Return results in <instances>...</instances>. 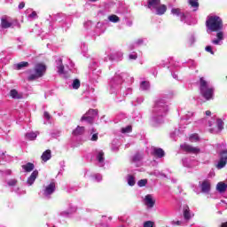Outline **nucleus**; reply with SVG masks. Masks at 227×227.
I'll return each instance as SVG.
<instances>
[{
    "instance_id": "nucleus-1",
    "label": "nucleus",
    "mask_w": 227,
    "mask_h": 227,
    "mask_svg": "<svg viewBox=\"0 0 227 227\" xmlns=\"http://www.w3.org/2000/svg\"><path fill=\"white\" fill-rule=\"evenodd\" d=\"M207 33L216 32V39H213L211 43L213 45H223L224 40V32H223V20L219 16H209L206 20Z\"/></svg>"
},
{
    "instance_id": "nucleus-2",
    "label": "nucleus",
    "mask_w": 227,
    "mask_h": 227,
    "mask_svg": "<svg viewBox=\"0 0 227 227\" xmlns=\"http://www.w3.org/2000/svg\"><path fill=\"white\" fill-rule=\"evenodd\" d=\"M168 111L169 107H168V105L166 104V101L164 99L157 100L153 109V125H154V127H157V125H160V123H163L164 116L168 114Z\"/></svg>"
},
{
    "instance_id": "nucleus-3",
    "label": "nucleus",
    "mask_w": 227,
    "mask_h": 227,
    "mask_svg": "<svg viewBox=\"0 0 227 227\" xmlns=\"http://www.w3.org/2000/svg\"><path fill=\"white\" fill-rule=\"evenodd\" d=\"M200 90L206 100H212L214 98V86L203 77L200 79Z\"/></svg>"
},
{
    "instance_id": "nucleus-4",
    "label": "nucleus",
    "mask_w": 227,
    "mask_h": 227,
    "mask_svg": "<svg viewBox=\"0 0 227 227\" xmlns=\"http://www.w3.org/2000/svg\"><path fill=\"white\" fill-rule=\"evenodd\" d=\"M147 8L155 15H164L168 7L160 4V0H147Z\"/></svg>"
},
{
    "instance_id": "nucleus-5",
    "label": "nucleus",
    "mask_w": 227,
    "mask_h": 227,
    "mask_svg": "<svg viewBox=\"0 0 227 227\" xmlns=\"http://www.w3.org/2000/svg\"><path fill=\"white\" fill-rule=\"evenodd\" d=\"M129 79V74L117 72L110 81V88L113 90H120L123 81Z\"/></svg>"
},
{
    "instance_id": "nucleus-6",
    "label": "nucleus",
    "mask_w": 227,
    "mask_h": 227,
    "mask_svg": "<svg viewBox=\"0 0 227 227\" xmlns=\"http://www.w3.org/2000/svg\"><path fill=\"white\" fill-rule=\"evenodd\" d=\"M45 70H47L45 65L36 64L34 69V73H31L28 75V81H35V79H40V77H43V75L45 74Z\"/></svg>"
},
{
    "instance_id": "nucleus-7",
    "label": "nucleus",
    "mask_w": 227,
    "mask_h": 227,
    "mask_svg": "<svg viewBox=\"0 0 227 227\" xmlns=\"http://www.w3.org/2000/svg\"><path fill=\"white\" fill-rule=\"evenodd\" d=\"M199 188L200 189H194V192H196V194H210V191H212V183H210V180L208 179H205L203 181H200L199 182Z\"/></svg>"
},
{
    "instance_id": "nucleus-8",
    "label": "nucleus",
    "mask_w": 227,
    "mask_h": 227,
    "mask_svg": "<svg viewBox=\"0 0 227 227\" xmlns=\"http://www.w3.org/2000/svg\"><path fill=\"white\" fill-rule=\"evenodd\" d=\"M55 70L60 77H68V71L65 70V65H63V59L61 57H57L55 59Z\"/></svg>"
},
{
    "instance_id": "nucleus-9",
    "label": "nucleus",
    "mask_w": 227,
    "mask_h": 227,
    "mask_svg": "<svg viewBox=\"0 0 227 227\" xmlns=\"http://www.w3.org/2000/svg\"><path fill=\"white\" fill-rule=\"evenodd\" d=\"M172 15H176V17H180L181 22H184V24H188V26H191V21H189V17H187L179 8H172L171 9Z\"/></svg>"
},
{
    "instance_id": "nucleus-10",
    "label": "nucleus",
    "mask_w": 227,
    "mask_h": 227,
    "mask_svg": "<svg viewBox=\"0 0 227 227\" xmlns=\"http://www.w3.org/2000/svg\"><path fill=\"white\" fill-rule=\"evenodd\" d=\"M227 164V151L220 153V159L216 164L217 169H223Z\"/></svg>"
},
{
    "instance_id": "nucleus-11",
    "label": "nucleus",
    "mask_w": 227,
    "mask_h": 227,
    "mask_svg": "<svg viewBox=\"0 0 227 227\" xmlns=\"http://www.w3.org/2000/svg\"><path fill=\"white\" fill-rule=\"evenodd\" d=\"M181 148H182V150H184V152H187L188 153H193L194 155H198V153H200V152H201L200 147H194L188 144L182 145Z\"/></svg>"
},
{
    "instance_id": "nucleus-12",
    "label": "nucleus",
    "mask_w": 227,
    "mask_h": 227,
    "mask_svg": "<svg viewBox=\"0 0 227 227\" xmlns=\"http://www.w3.org/2000/svg\"><path fill=\"white\" fill-rule=\"evenodd\" d=\"M54 191H56V183L51 182L44 187L43 195L45 198H50L51 194H54Z\"/></svg>"
},
{
    "instance_id": "nucleus-13",
    "label": "nucleus",
    "mask_w": 227,
    "mask_h": 227,
    "mask_svg": "<svg viewBox=\"0 0 227 227\" xmlns=\"http://www.w3.org/2000/svg\"><path fill=\"white\" fill-rule=\"evenodd\" d=\"M96 160H98V166H99V168H104L106 158H104L103 151H96Z\"/></svg>"
},
{
    "instance_id": "nucleus-14",
    "label": "nucleus",
    "mask_w": 227,
    "mask_h": 227,
    "mask_svg": "<svg viewBox=\"0 0 227 227\" xmlns=\"http://www.w3.org/2000/svg\"><path fill=\"white\" fill-rule=\"evenodd\" d=\"M144 203L147 208H153L155 205V200L153 199V196L148 194L144 199Z\"/></svg>"
},
{
    "instance_id": "nucleus-15",
    "label": "nucleus",
    "mask_w": 227,
    "mask_h": 227,
    "mask_svg": "<svg viewBox=\"0 0 227 227\" xmlns=\"http://www.w3.org/2000/svg\"><path fill=\"white\" fill-rule=\"evenodd\" d=\"M152 153L153 155H154V157H158L159 159H162V157L166 155V153L164 152V150L159 147H153Z\"/></svg>"
},
{
    "instance_id": "nucleus-16",
    "label": "nucleus",
    "mask_w": 227,
    "mask_h": 227,
    "mask_svg": "<svg viewBox=\"0 0 227 227\" xmlns=\"http://www.w3.org/2000/svg\"><path fill=\"white\" fill-rule=\"evenodd\" d=\"M1 26L4 29H8L13 26V21L10 18H2Z\"/></svg>"
},
{
    "instance_id": "nucleus-17",
    "label": "nucleus",
    "mask_w": 227,
    "mask_h": 227,
    "mask_svg": "<svg viewBox=\"0 0 227 227\" xmlns=\"http://www.w3.org/2000/svg\"><path fill=\"white\" fill-rule=\"evenodd\" d=\"M184 217L185 221H189L194 217V214L191 212V209L189 208V206L184 207Z\"/></svg>"
},
{
    "instance_id": "nucleus-18",
    "label": "nucleus",
    "mask_w": 227,
    "mask_h": 227,
    "mask_svg": "<svg viewBox=\"0 0 227 227\" xmlns=\"http://www.w3.org/2000/svg\"><path fill=\"white\" fill-rule=\"evenodd\" d=\"M183 164L184 168H194V166H198V161L185 158L183 160Z\"/></svg>"
},
{
    "instance_id": "nucleus-19",
    "label": "nucleus",
    "mask_w": 227,
    "mask_h": 227,
    "mask_svg": "<svg viewBox=\"0 0 227 227\" xmlns=\"http://www.w3.org/2000/svg\"><path fill=\"white\" fill-rule=\"evenodd\" d=\"M51 159H52V153L48 149L43 153L41 160L43 162H47L48 160H51Z\"/></svg>"
},
{
    "instance_id": "nucleus-20",
    "label": "nucleus",
    "mask_w": 227,
    "mask_h": 227,
    "mask_svg": "<svg viewBox=\"0 0 227 227\" xmlns=\"http://www.w3.org/2000/svg\"><path fill=\"white\" fill-rule=\"evenodd\" d=\"M37 176H38V171L37 170L33 171L30 176L27 178V185H32L33 184H35V180H36Z\"/></svg>"
},
{
    "instance_id": "nucleus-21",
    "label": "nucleus",
    "mask_w": 227,
    "mask_h": 227,
    "mask_svg": "<svg viewBox=\"0 0 227 227\" xmlns=\"http://www.w3.org/2000/svg\"><path fill=\"white\" fill-rule=\"evenodd\" d=\"M226 189H227V184H226V183L219 182V183L216 184V191H217L218 192H220V194H223V192H226Z\"/></svg>"
},
{
    "instance_id": "nucleus-22",
    "label": "nucleus",
    "mask_w": 227,
    "mask_h": 227,
    "mask_svg": "<svg viewBox=\"0 0 227 227\" xmlns=\"http://www.w3.org/2000/svg\"><path fill=\"white\" fill-rule=\"evenodd\" d=\"M77 210V207H74V206H70L69 209L67 211H63L60 213V215H62L63 217H67L68 215H70V214H74V212H75Z\"/></svg>"
},
{
    "instance_id": "nucleus-23",
    "label": "nucleus",
    "mask_w": 227,
    "mask_h": 227,
    "mask_svg": "<svg viewBox=\"0 0 227 227\" xmlns=\"http://www.w3.org/2000/svg\"><path fill=\"white\" fill-rule=\"evenodd\" d=\"M22 169L26 171V173H31L35 169V165L31 162H28L25 165H22Z\"/></svg>"
},
{
    "instance_id": "nucleus-24",
    "label": "nucleus",
    "mask_w": 227,
    "mask_h": 227,
    "mask_svg": "<svg viewBox=\"0 0 227 227\" xmlns=\"http://www.w3.org/2000/svg\"><path fill=\"white\" fill-rule=\"evenodd\" d=\"M188 4L193 8V12H198V9L200 8V3L198 0H188Z\"/></svg>"
},
{
    "instance_id": "nucleus-25",
    "label": "nucleus",
    "mask_w": 227,
    "mask_h": 227,
    "mask_svg": "<svg viewBox=\"0 0 227 227\" xmlns=\"http://www.w3.org/2000/svg\"><path fill=\"white\" fill-rule=\"evenodd\" d=\"M10 97H12V98L20 99L22 98V94L19 93L17 90H12L10 91Z\"/></svg>"
},
{
    "instance_id": "nucleus-26",
    "label": "nucleus",
    "mask_w": 227,
    "mask_h": 227,
    "mask_svg": "<svg viewBox=\"0 0 227 227\" xmlns=\"http://www.w3.org/2000/svg\"><path fill=\"white\" fill-rule=\"evenodd\" d=\"M38 136V132H29L26 134V139L28 141H35Z\"/></svg>"
},
{
    "instance_id": "nucleus-27",
    "label": "nucleus",
    "mask_w": 227,
    "mask_h": 227,
    "mask_svg": "<svg viewBox=\"0 0 227 227\" xmlns=\"http://www.w3.org/2000/svg\"><path fill=\"white\" fill-rule=\"evenodd\" d=\"M95 118L93 116H90L87 114L83 115L81 119L82 121H87V123H93Z\"/></svg>"
},
{
    "instance_id": "nucleus-28",
    "label": "nucleus",
    "mask_w": 227,
    "mask_h": 227,
    "mask_svg": "<svg viewBox=\"0 0 227 227\" xmlns=\"http://www.w3.org/2000/svg\"><path fill=\"white\" fill-rule=\"evenodd\" d=\"M81 134H84V127L77 126V128L73 130V136H81Z\"/></svg>"
},
{
    "instance_id": "nucleus-29",
    "label": "nucleus",
    "mask_w": 227,
    "mask_h": 227,
    "mask_svg": "<svg viewBox=\"0 0 227 227\" xmlns=\"http://www.w3.org/2000/svg\"><path fill=\"white\" fill-rule=\"evenodd\" d=\"M140 90H142V91H146L150 90V82H146V81L142 82L140 83Z\"/></svg>"
},
{
    "instance_id": "nucleus-30",
    "label": "nucleus",
    "mask_w": 227,
    "mask_h": 227,
    "mask_svg": "<svg viewBox=\"0 0 227 227\" xmlns=\"http://www.w3.org/2000/svg\"><path fill=\"white\" fill-rule=\"evenodd\" d=\"M145 43V40L143 39H137L133 45L129 46V51H132L135 47H139V45H143Z\"/></svg>"
},
{
    "instance_id": "nucleus-31",
    "label": "nucleus",
    "mask_w": 227,
    "mask_h": 227,
    "mask_svg": "<svg viewBox=\"0 0 227 227\" xmlns=\"http://www.w3.org/2000/svg\"><path fill=\"white\" fill-rule=\"evenodd\" d=\"M109 22H113L114 24H116L120 22V17L116 16L115 14H112L108 16Z\"/></svg>"
},
{
    "instance_id": "nucleus-32",
    "label": "nucleus",
    "mask_w": 227,
    "mask_h": 227,
    "mask_svg": "<svg viewBox=\"0 0 227 227\" xmlns=\"http://www.w3.org/2000/svg\"><path fill=\"white\" fill-rule=\"evenodd\" d=\"M128 184L130 185V187H134L136 185V178L133 177V176L129 175L127 177Z\"/></svg>"
},
{
    "instance_id": "nucleus-33",
    "label": "nucleus",
    "mask_w": 227,
    "mask_h": 227,
    "mask_svg": "<svg viewBox=\"0 0 227 227\" xmlns=\"http://www.w3.org/2000/svg\"><path fill=\"white\" fill-rule=\"evenodd\" d=\"M71 86L73 90H79L81 88V81L79 79L73 80Z\"/></svg>"
},
{
    "instance_id": "nucleus-34",
    "label": "nucleus",
    "mask_w": 227,
    "mask_h": 227,
    "mask_svg": "<svg viewBox=\"0 0 227 227\" xmlns=\"http://www.w3.org/2000/svg\"><path fill=\"white\" fill-rule=\"evenodd\" d=\"M29 63L27 62H20L15 65L16 70H22V68H25L26 67H28Z\"/></svg>"
},
{
    "instance_id": "nucleus-35",
    "label": "nucleus",
    "mask_w": 227,
    "mask_h": 227,
    "mask_svg": "<svg viewBox=\"0 0 227 227\" xmlns=\"http://www.w3.org/2000/svg\"><path fill=\"white\" fill-rule=\"evenodd\" d=\"M189 141H191V143H198V141H200V136H198V134H192L189 137Z\"/></svg>"
},
{
    "instance_id": "nucleus-36",
    "label": "nucleus",
    "mask_w": 227,
    "mask_h": 227,
    "mask_svg": "<svg viewBox=\"0 0 227 227\" xmlns=\"http://www.w3.org/2000/svg\"><path fill=\"white\" fill-rule=\"evenodd\" d=\"M6 184L8 185V187H15V185H17L18 181L15 178L12 179H9L6 181Z\"/></svg>"
},
{
    "instance_id": "nucleus-37",
    "label": "nucleus",
    "mask_w": 227,
    "mask_h": 227,
    "mask_svg": "<svg viewBox=\"0 0 227 227\" xmlns=\"http://www.w3.org/2000/svg\"><path fill=\"white\" fill-rule=\"evenodd\" d=\"M93 182H102V175L100 174H94L91 176Z\"/></svg>"
},
{
    "instance_id": "nucleus-38",
    "label": "nucleus",
    "mask_w": 227,
    "mask_h": 227,
    "mask_svg": "<svg viewBox=\"0 0 227 227\" xmlns=\"http://www.w3.org/2000/svg\"><path fill=\"white\" fill-rule=\"evenodd\" d=\"M194 116V113L192 112H187V114L182 117V121H187V120L192 118Z\"/></svg>"
},
{
    "instance_id": "nucleus-39",
    "label": "nucleus",
    "mask_w": 227,
    "mask_h": 227,
    "mask_svg": "<svg viewBox=\"0 0 227 227\" xmlns=\"http://www.w3.org/2000/svg\"><path fill=\"white\" fill-rule=\"evenodd\" d=\"M93 132H95V129H92L91 131H90V134L91 136L90 141H98V133H93Z\"/></svg>"
},
{
    "instance_id": "nucleus-40",
    "label": "nucleus",
    "mask_w": 227,
    "mask_h": 227,
    "mask_svg": "<svg viewBox=\"0 0 227 227\" xmlns=\"http://www.w3.org/2000/svg\"><path fill=\"white\" fill-rule=\"evenodd\" d=\"M86 114L87 116H93L95 118L98 114V112L95 109H90Z\"/></svg>"
},
{
    "instance_id": "nucleus-41",
    "label": "nucleus",
    "mask_w": 227,
    "mask_h": 227,
    "mask_svg": "<svg viewBox=\"0 0 227 227\" xmlns=\"http://www.w3.org/2000/svg\"><path fill=\"white\" fill-rule=\"evenodd\" d=\"M148 184V181L146 179H142L137 182L138 187H145Z\"/></svg>"
},
{
    "instance_id": "nucleus-42",
    "label": "nucleus",
    "mask_w": 227,
    "mask_h": 227,
    "mask_svg": "<svg viewBox=\"0 0 227 227\" xmlns=\"http://www.w3.org/2000/svg\"><path fill=\"white\" fill-rule=\"evenodd\" d=\"M132 131V127L131 126H127L126 128L121 129L122 134H127L129 132Z\"/></svg>"
},
{
    "instance_id": "nucleus-43",
    "label": "nucleus",
    "mask_w": 227,
    "mask_h": 227,
    "mask_svg": "<svg viewBox=\"0 0 227 227\" xmlns=\"http://www.w3.org/2000/svg\"><path fill=\"white\" fill-rule=\"evenodd\" d=\"M141 159H143V156L139 153H136L133 156V162H137L138 160H140Z\"/></svg>"
},
{
    "instance_id": "nucleus-44",
    "label": "nucleus",
    "mask_w": 227,
    "mask_h": 227,
    "mask_svg": "<svg viewBox=\"0 0 227 227\" xmlns=\"http://www.w3.org/2000/svg\"><path fill=\"white\" fill-rule=\"evenodd\" d=\"M155 226V223L153 221H146L144 223V227H153Z\"/></svg>"
},
{
    "instance_id": "nucleus-45",
    "label": "nucleus",
    "mask_w": 227,
    "mask_h": 227,
    "mask_svg": "<svg viewBox=\"0 0 227 227\" xmlns=\"http://www.w3.org/2000/svg\"><path fill=\"white\" fill-rule=\"evenodd\" d=\"M216 125H217L218 130L221 131V129H223V120L218 119L216 121Z\"/></svg>"
},
{
    "instance_id": "nucleus-46",
    "label": "nucleus",
    "mask_w": 227,
    "mask_h": 227,
    "mask_svg": "<svg viewBox=\"0 0 227 227\" xmlns=\"http://www.w3.org/2000/svg\"><path fill=\"white\" fill-rule=\"evenodd\" d=\"M83 26H84L85 29H90V27H91V26H93V23L91 22V20H87L83 23Z\"/></svg>"
},
{
    "instance_id": "nucleus-47",
    "label": "nucleus",
    "mask_w": 227,
    "mask_h": 227,
    "mask_svg": "<svg viewBox=\"0 0 227 227\" xmlns=\"http://www.w3.org/2000/svg\"><path fill=\"white\" fill-rule=\"evenodd\" d=\"M38 15L36 14V12H33L32 13H30L28 15V19H30L31 20L37 19Z\"/></svg>"
},
{
    "instance_id": "nucleus-48",
    "label": "nucleus",
    "mask_w": 227,
    "mask_h": 227,
    "mask_svg": "<svg viewBox=\"0 0 227 227\" xmlns=\"http://www.w3.org/2000/svg\"><path fill=\"white\" fill-rule=\"evenodd\" d=\"M129 59H137V53L132 52L129 55Z\"/></svg>"
},
{
    "instance_id": "nucleus-49",
    "label": "nucleus",
    "mask_w": 227,
    "mask_h": 227,
    "mask_svg": "<svg viewBox=\"0 0 227 227\" xmlns=\"http://www.w3.org/2000/svg\"><path fill=\"white\" fill-rule=\"evenodd\" d=\"M205 51H206L207 52H209V53H211L212 55H214V51L212 50V46H210V45L206 46Z\"/></svg>"
},
{
    "instance_id": "nucleus-50",
    "label": "nucleus",
    "mask_w": 227,
    "mask_h": 227,
    "mask_svg": "<svg viewBox=\"0 0 227 227\" xmlns=\"http://www.w3.org/2000/svg\"><path fill=\"white\" fill-rule=\"evenodd\" d=\"M171 224H173V226H182V221H172Z\"/></svg>"
},
{
    "instance_id": "nucleus-51",
    "label": "nucleus",
    "mask_w": 227,
    "mask_h": 227,
    "mask_svg": "<svg viewBox=\"0 0 227 227\" xmlns=\"http://www.w3.org/2000/svg\"><path fill=\"white\" fill-rule=\"evenodd\" d=\"M196 42V38H194L193 35H192L190 38H189V41H188V43L190 45H192V43H194Z\"/></svg>"
},
{
    "instance_id": "nucleus-52",
    "label": "nucleus",
    "mask_w": 227,
    "mask_h": 227,
    "mask_svg": "<svg viewBox=\"0 0 227 227\" xmlns=\"http://www.w3.org/2000/svg\"><path fill=\"white\" fill-rule=\"evenodd\" d=\"M98 64H97V62L93 61L91 63V65L90 66V68H91V70H97V67Z\"/></svg>"
},
{
    "instance_id": "nucleus-53",
    "label": "nucleus",
    "mask_w": 227,
    "mask_h": 227,
    "mask_svg": "<svg viewBox=\"0 0 227 227\" xmlns=\"http://www.w3.org/2000/svg\"><path fill=\"white\" fill-rule=\"evenodd\" d=\"M0 160H6V155L4 153L0 152Z\"/></svg>"
},
{
    "instance_id": "nucleus-54",
    "label": "nucleus",
    "mask_w": 227,
    "mask_h": 227,
    "mask_svg": "<svg viewBox=\"0 0 227 227\" xmlns=\"http://www.w3.org/2000/svg\"><path fill=\"white\" fill-rule=\"evenodd\" d=\"M130 93H132V88L129 87L126 89L124 95H130Z\"/></svg>"
},
{
    "instance_id": "nucleus-55",
    "label": "nucleus",
    "mask_w": 227,
    "mask_h": 227,
    "mask_svg": "<svg viewBox=\"0 0 227 227\" xmlns=\"http://www.w3.org/2000/svg\"><path fill=\"white\" fill-rule=\"evenodd\" d=\"M24 6H26V3L20 2L18 8H19V10H22L24 8Z\"/></svg>"
},
{
    "instance_id": "nucleus-56",
    "label": "nucleus",
    "mask_w": 227,
    "mask_h": 227,
    "mask_svg": "<svg viewBox=\"0 0 227 227\" xmlns=\"http://www.w3.org/2000/svg\"><path fill=\"white\" fill-rule=\"evenodd\" d=\"M43 116L45 120H51V114H49L47 112H44Z\"/></svg>"
},
{
    "instance_id": "nucleus-57",
    "label": "nucleus",
    "mask_w": 227,
    "mask_h": 227,
    "mask_svg": "<svg viewBox=\"0 0 227 227\" xmlns=\"http://www.w3.org/2000/svg\"><path fill=\"white\" fill-rule=\"evenodd\" d=\"M144 100H145V98H137V104H143Z\"/></svg>"
},
{
    "instance_id": "nucleus-58",
    "label": "nucleus",
    "mask_w": 227,
    "mask_h": 227,
    "mask_svg": "<svg viewBox=\"0 0 227 227\" xmlns=\"http://www.w3.org/2000/svg\"><path fill=\"white\" fill-rule=\"evenodd\" d=\"M205 114H206V116H210V114H212V112L207 110V111H206Z\"/></svg>"
},
{
    "instance_id": "nucleus-59",
    "label": "nucleus",
    "mask_w": 227,
    "mask_h": 227,
    "mask_svg": "<svg viewBox=\"0 0 227 227\" xmlns=\"http://www.w3.org/2000/svg\"><path fill=\"white\" fill-rule=\"evenodd\" d=\"M67 20L63 21L62 27L65 28L67 27Z\"/></svg>"
},
{
    "instance_id": "nucleus-60",
    "label": "nucleus",
    "mask_w": 227,
    "mask_h": 227,
    "mask_svg": "<svg viewBox=\"0 0 227 227\" xmlns=\"http://www.w3.org/2000/svg\"><path fill=\"white\" fill-rule=\"evenodd\" d=\"M172 76H173L174 79H178V74H176L175 73L172 74Z\"/></svg>"
},
{
    "instance_id": "nucleus-61",
    "label": "nucleus",
    "mask_w": 227,
    "mask_h": 227,
    "mask_svg": "<svg viewBox=\"0 0 227 227\" xmlns=\"http://www.w3.org/2000/svg\"><path fill=\"white\" fill-rule=\"evenodd\" d=\"M118 54H119L118 59H120L121 58H123V53L118 52Z\"/></svg>"
},
{
    "instance_id": "nucleus-62",
    "label": "nucleus",
    "mask_w": 227,
    "mask_h": 227,
    "mask_svg": "<svg viewBox=\"0 0 227 227\" xmlns=\"http://www.w3.org/2000/svg\"><path fill=\"white\" fill-rule=\"evenodd\" d=\"M221 227H227V222L223 223L222 225H221Z\"/></svg>"
},
{
    "instance_id": "nucleus-63",
    "label": "nucleus",
    "mask_w": 227,
    "mask_h": 227,
    "mask_svg": "<svg viewBox=\"0 0 227 227\" xmlns=\"http://www.w3.org/2000/svg\"><path fill=\"white\" fill-rule=\"evenodd\" d=\"M109 59H111V60H113V59H116V57H114V56H113V55H111V56L109 57Z\"/></svg>"
},
{
    "instance_id": "nucleus-64",
    "label": "nucleus",
    "mask_w": 227,
    "mask_h": 227,
    "mask_svg": "<svg viewBox=\"0 0 227 227\" xmlns=\"http://www.w3.org/2000/svg\"><path fill=\"white\" fill-rule=\"evenodd\" d=\"M189 63H191V65H192V67H194V60H189Z\"/></svg>"
}]
</instances>
